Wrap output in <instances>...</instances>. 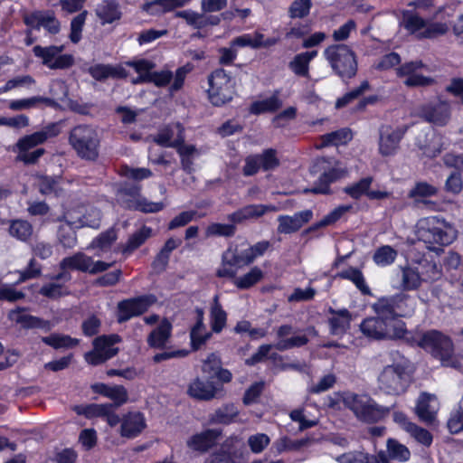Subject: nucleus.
Masks as SVG:
<instances>
[{
  "label": "nucleus",
  "instance_id": "1",
  "mask_svg": "<svg viewBox=\"0 0 463 463\" xmlns=\"http://www.w3.org/2000/svg\"><path fill=\"white\" fill-rule=\"evenodd\" d=\"M325 405L332 410L350 409L363 421L374 422L388 415L390 409L377 404L365 394L335 392L325 399Z\"/></svg>",
  "mask_w": 463,
  "mask_h": 463
},
{
  "label": "nucleus",
  "instance_id": "2",
  "mask_svg": "<svg viewBox=\"0 0 463 463\" xmlns=\"http://www.w3.org/2000/svg\"><path fill=\"white\" fill-rule=\"evenodd\" d=\"M392 364L383 367L378 375V388L390 395H400L411 383V363L399 352L391 354Z\"/></svg>",
  "mask_w": 463,
  "mask_h": 463
},
{
  "label": "nucleus",
  "instance_id": "3",
  "mask_svg": "<svg viewBox=\"0 0 463 463\" xmlns=\"http://www.w3.org/2000/svg\"><path fill=\"white\" fill-rule=\"evenodd\" d=\"M417 238L430 249L451 244L458 236L453 224L443 218L430 216L420 219L416 225Z\"/></svg>",
  "mask_w": 463,
  "mask_h": 463
},
{
  "label": "nucleus",
  "instance_id": "4",
  "mask_svg": "<svg viewBox=\"0 0 463 463\" xmlns=\"http://www.w3.org/2000/svg\"><path fill=\"white\" fill-rule=\"evenodd\" d=\"M418 345L439 359L442 365L455 369L463 368V354H455L452 341L441 333L426 332L420 336Z\"/></svg>",
  "mask_w": 463,
  "mask_h": 463
},
{
  "label": "nucleus",
  "instance_id": "5",
  "mask_svg": "<svg viewBox=\"0 0 463 463\" xmlns=\"http://www.w3.org/2000/svg\"><path fill=\"white\" fill-rule=\"evenodd\" d=\"M440 12L441 9H439L431 19L426 20L415 12L405 10L402 12L401 24L419 39L436 38L444 35L449 31L446 23L433 22Z\"/></svg>",
  "mask_w": 463,
  "mask_h": 463
},
{
  "label": "nucleus",
  "instance_id": "6",
  "mask_svg": "<svg viewBox=\"0 0 463 463\" xmlns=\"http://www.w3.org/2000/svg\"><path fill=\"white\" fill-rule=\"evenodd\" d=\"M112 263L105 262L102 260H94L91 257L82 253L77 252L71 256L64 258L60 267L63 272L54 277L56 280L68 281L71 279V275L65 272L66 269H75L90 274H97L107 270L110 268Z\"/></svg>",
  "mask_w": 463,
  "mask_h": 463
},
{
  "label": "nucleus",
  "instance_id": "7",
  "mask_svg": "<svg viewBox=\"0 0 463 463\" xmlns=\"http://www.w3.org/2000/svg\"><path fill=\"white\" fill-rule=\"evenodd\" d=\"M70 142L80 157L88 160L98 157L99 139L93 128L89 126L74 128L71 132Z\"/></svg>",
  "mask_w": 463,
  "mask_h": 463
},
{
  "label": "nucleus",
  "instance_id": "8",
  "mask_svg": "<svg viewBox=\"0 0 463 463\" xmlns=\"http://www.w3.org/2000/svg\"><path fill=\"white\" fill-rule=\"evenodd\" d=\"M383 317L377 315L376 317L364 319L360 326L364 335L373 339H398L403 338L408 333L403 321H393L392 328H389Z\"/></svg>",
  "mask_w": 463,
  "mask_h": 463
},
{
  "label": "nucleus",
  "instance_id": "9",
  "mask_svg": "<svg viewBox=\"0 0 463 463\" xmlns=\"http://www.w3.org/2000/svg\"><path fill=\"white\" fill-rule=\"evenodd\" d=\"M141 187L137 184H125L118 193L119 203L130 210H137L146 213H157L164 209L162 202H151L140 194Z\"/></svg>",
  "mask_w": 463,
  "mask_h": 463
},
{
  "label": "nucleus",
  "instance_id": "10",
  "mask_svg": "<svg viewBox=\"0 0 463 463\" xmlns=\"http://www.w3.org/2000/svg\"><path fill=\"white\" fill-rule=\"evenodd\" d=\"M312 172L321 173L318 181L309 191L315 194H328L330 184L345 176L346 170L334 158H319L312 167Z\"/></svg>",
  "mask_w": 463,
  "mask_h": 463
},
{
  "label": "nucleus",
  "instance_id": "11",
  "mask_svg": "<svg viewBox=\"0 0 463 463\" xmlns=\"http://www.w3.org/2000/svg\"><path fill=\"white\" fill-rule=\"evenodd\" d=\"M325 56L335 72L342 78H352L357 71L354 52L344 44L332 45L325 50Z\"/></svg>",
  "mask_w": 463,
  "mask_h": 463
},
{
  "label": "nucleus",
  "instance_id": "12",
  "mask_svg": "<svg viewBox=\"0 0 463 463\" xmlns=\"http://www.w3.org/2000/svg\"><path fill=\"white\" fill-rule=\"evenodd\" d=\"M373 308L376 314L386 316L394 314L399 317L411 316L416 308L415 298L400 293L395 296L384 297L373 304Z\"/></svg>",
  "mask_w": 463,
  "mask_h": 463
},
{
  "label": "nucleus",
  "instance_id": "13",
  "mask_svg": "<svg viewBox=\"0 0 463 463\" xmlns=\"http://www.w3.org/2000/svg\"><path fill=\"white\" fill-rule=\"evenodd\" d=\"M234 81L224 70H216L209 77V99L214 106H222L232 99Z\"/></svg>",
  "mask_w": 463,
  "mask_h": 463
},
{
  "label": "nucleus",
  "instance_id": "14",
  "mask_svg": "<svg viewBox=\"0 0 463 463\" xmlns=\"http://www.w3.org/2000/svg\"><path fill=\"white\" fill-rule=\"evenodd\" d=\"M118 335H100L93 341V350L85 354V360L92 365L100 364L115 356L118 348L115 346L120 342Z\"/></svg>",
  "mask_w": 463,
  "mask_h": 463
},
{
  "label": "nucleus",
  "instance_id": "15",
  "mask_svg": "<svg viewBox=\"0 0 463 463\" xmlns=\"http://www.w3.org/2000/svg\"><path fill=\"white\" fill-rule=\"evenodd\" d=\"M63 219L76 228L90 227L98 229L100 225V212L92 206L77 205L64 212Z\"/></svg>",
  "mask_w": 463,
  "mask_h": 463
},
{
  "label": "nucleus",
  "instance_id": "16",
  "mask_svg": "<svg viewBox=\"0 0 463 463\" xmlns=\"http://www.w3.org/2000/svg\"><path fill=\"white\" fill-rule=\"evenodd\" d=\"M63 46L33 47V53L43 60V63L50 69H66L72 65L73 57L70 54H61Z\"/></svg>",
  "mask_w": 463,
  "mask_h": 463
},
{
  "label": "nucleus",
  "instance_id": "17",
  "mask_svg": "<svg viewBox=\"0 0 463 463\" xmlns=\"http://www.w3.org/2000/svg\"><path fill=\"white\" fill-rule=\"evenodd\" d=\"M47 138L48 134L45 131H38L24 137L17 143L19 151L17 158L25 164L35 163L37 159L43 155L44 150L43 148H37L33 152H29V150L43 144Z\"/></svg>",
  "mask_w": 463,
  "mask_h": 463
},
{
  "label": "nucleus",
  "instance_id": "18",
  "mask_svg": "<svg viewBox=\"0 0 463 463\" xmlns=\"http://www.w3.org/2000/svg\"><path fill=\"white\" fill-rule=\"evenodd\" d=\"M118 433L121 438L133 439L146 428L145 414L138 411H129L119 417Z\"/></svg>",
  "mask_w": 463,
  "mask_h": 463
},
{
  "label": "nucleus",
  "instance_id": "19",
  "mask_svg": "<svg viewBox=\"0 0 463 463\" xmlns=\"http://www.w3.org/2000/svg\"><path fill=\"white\" fill-rule=\"evenodd\" d=\"M246 264L244 250L230 247L222 254V264L216 271L219 278H234L239 269Z\"/></svg>",
  "mask_w": 463,
  "mask_h": 463
},
{
  "label": "nucleus",
  "instance_id": "20",
  "mask_svg": "<svg viewBox=\"0 0 463 463\" xmlns=\"http://www.w3.org/2000/svg\"><path fill=\"white\" fill-rule=\"evenodd\" d=\"M79 415H84L88 419L99 417L106 420L108 425L114 428L119 423V415L113 410V404H88L77 405L73 408Z\"/></svg>",
  "mask_w": 463,
  "mask_h": 463
},
{
  "label": "nucleus",
  "instance_id": "21",
  "mask_svg": "<svg viewBox=\"0 0 463 463\" xmlns=\"http://www.w3.org/2000/svg\"><path fill=\"white\" fill-rule=\"evenodd\" d=\"M156 299L154 296L148 295L119 302L118 306V321H127L133 317L143 314L156 302Z\"/></svg>",
  "mask_w": 463,
  "mask_h": 463
},
{
  "label": "nucleus",
  "instance_id": "22",
  "mask_svg": "<svg viewBox=\"0 0 463 463\" xmlns=\"http://www.w3.org/2000/svg\"><path fill=\"white\" fill-rule=\"evenodd\" d=\"M405 127L383 126L380 129L379 152L383 156L396 153L399 144L405 134Z\"/></svg>",
  "mask_w": 463,
  "mask_h": 463
},
{
  "label": "nucleus",
  "instance_id": "23",
  "mask_svg": "<svg viewBox=\"0 0 463 463\" xmlns=\"http://www.w3.org/2000/svg\"><path fill=\"white\" fill-rule=\"evenodd\" d=\"M190 70L188 66L180 67L176 70L175 75L168 70L153 71L148 82L154 83L156 87H165L172 81L169 90L171 92H175L183 87L186 74Z\"/></svg>",
  "mask_w": 463,
  "mask_h": 463
},
{
  "label": "nucleus",
  "instance_id": "24",
  "mask_svg": "<svg viewBox=\"0 0 463 463\" xmlns=\"http://www.w3.org/2000/svg\"><path fill=\"white\" fill-rule=\"evenodd\" d=\"M425 68L421 61L406 62L397 69L399 77H406L404 84L408 87L427 86L433 82V80L419 73V71Z\"/></svg>",
  "mask_w": 463,
  "mask_h": 463
},
{
  "label": "nucleus",
  "instance_id": "25",
  "mask_svg": "<svg viewBox=\"0 0 463 463\" xmlns=\"http://www.w3.org/2000/svg\"><path fill=\"white\" fill-rule=\"evenodd\" d=\"M419 115L438 126H444L450 118V106L445 101H436L420 107Z\"/></svg>",
  "mask_w": 463,
  "mask_h": 463
},
{
  "label": "nucleus",
  "instance_id": "26",
  "mask_svg": "<svg viewBox=\"0 0 463 463\" xmlns=\"http://www.w3.org/2000/svg\"><path fill=\"white\" fill-rule=\"evenodd\" d=\"M24 24L34 29L44 28L50 33L55 34L60 31V22L50 12L36 11L24 16Z\"/></svg>",
  "mask_w": 463,
  "mask_h": 463
},
{
  "label": "nucleus",
  "instance_id": "27",
  "mask_svg": "<svg viewBox=\"0 0 463 463\" xmlns=\"http://www.w3.org/2000/svg\"><path fill=\"white\" fill-rule=\"evenodd\" d=\"M439 411V402L435 395L422 392L416 402L415 413L418 418L428 424L433 423Z\"/></svg>",
  "mask_w": 463,
  "mask_h": 463
},
{
  "label": "nucleus",
  "instance_id": "28",
  "mask_svg": "<svg viewBox=\"0 0 463 463\" xmlns=\"http://www.w3.org/2000/svg\"><path fill=\"white\" fill-rule=\"evenodd\" d=\"M313 218L311 210L298 212L293 215H279L278 217L279 233H292L298 231Z\"/></svg>",
  "mask_w": 463,
  "mask_h": 463
},
{
  "label": "nucleus",
  "instance_id": "29",
  "mask_svg": "<svg viewBox=\"0 0 463 463\" xmlns=\"http://www.w3.org/2000/svg\"><path fill=\"white\" fill-rule=\"evenodd\" d=\"M278 210V207L272 204H248L231 213L228 219L232 222L240 223L247 220L260 218L269 213L277 212Z\"/></svg>",
  "mask_w": 463,
  "mask_h": 463
},
{
  "label": "nucleus",
  "instance_id": "30",
  "mask_svg": "<svg viewBox=\"0 0 463 463\" xmlns=\"http://www.w3.org/2000/svg\"><path fill=\"white\" fill-rule=\"evenodd\" d=\"M221 435V430L208 429L190 437L186 441V445L192 450L206 452L215 445Z\"/></svg>",
  "mask_w": 463,
  "mask_h": 463
},
{
  "label": "nucleus",
  "instance_id": "31",
  "mask_svg": "<svg viewBox=\"0 0 463 463\" xmlns=\"http://www.w3.org/2000/svg\"><path fill=\"white\" fill-rule=\"evenodd\" d=\"M155 142L165 147H175L184 142V128L179 123L170 124L159 130Z\"/></svg>",
  "mask_w": 463,
  "mask_h": 463
},
{
  "label": "nucleus",
  "instance_id": "32",
  "mask_svg": "<svg viewBox=\"0 0 463 463\" xmlns=\"http://www.w3.org/2000/svg\"><path fill=\"white\" fill-rule=\"evenodd\" d=\"M279 42L278 38H265L264 34L259 32L245 33L232 40V45L238 47H250L252 49L269 48Z\"/></svg>",
  "mask_w": 463,
  "mask_h": 463
},
{
  "label": "nucleus",
  "instance_id": "33",
  "mask_svg": "<svg viewBox=\"0 0 463 463\" xmlns=\"http://www.w3.org/2000/svg\"><path fill=\"white\" fill-rule=\"evenodd\" d=\"M8 318L24 328H41L49 331L53 327V325L50 321L25 314L24 311L20 308L11 310L8 314Z\"/></svg>",
  "mask_w": 463,
  "mask_h": 463
},
{
  "label": "nucleus",
  "instance_id": "34",
  "mask_svg": "<svg viewBox=\"0 0 463 463\" xmlns=\"http://www.w3.org/2000/svg\"><path fill=\"white\" fill-rule=\"evenodd\" d=\"M95 392L99 393L113 402V410L118 408L128 401L127 389L122 385H107L98 383L92 386Z\"/></svg>",
  "mask_w": 463,
  "mask_h": 463
},
{
  "label": "nucleus",
  "instance_id": "35",
  "mask_svg": "<svg viewBox=\"0 0 463 463\" xmlns=\"http://www.w3.org/2000/svg\"><path fill=\"white\" fill-rule=\"evenodd\" d=\"M219 392L213 382L199 378L194 379L188 386V394L197 400L208 401L214 398Z\"/></svg>",
  "mask_w": 463,
  "mask_h": 463
},
{
  "label": "nucleus",
  "instance_id": "36",
  "mask_svg": "<svg viewBox=\"0 0 463 463\" xmlns=\"http://www.w3.org/2000/svg\"><path fill=\"white\" fill-rule=\"evenodd\" d=\"M335 460L338 463H380L387 462L384 452H380L378 456L366 453L364 451H350L338 456Z\"/></svg>",
  "mask_w": 463,
  "mask_h": 463
},
{
  "label": "nucleus",
  "instance_id": "37",
  "mask_svg": "<svg viewBox=\"0 0 463 463\" xmlns=\"http://www.w3.org/2000/svg\"><path fill=\"white\" fill-rule=\"evenodd\" d=\"M176 15L184 19L187 24L194 29H202L207 25H216L220 23V19L217 16L198 14L191 10L178 12Z\"/></svg>",
  "mask_w": 463,
  "mask_h": 463
},
{
  "label": "nucleus",
  "instance_id": "38",
  "mask_svg": "<svg viewBox=\"0 0 463 463\" xmlns=\"http://www.w3.org/2000/svg\"><path fill=\"white\" fill-rule=\"evenodd\" d=\"M119 5L114 0H104L96 8V15L102 24H112L121 17Z\"/></svg>",
  "mask_w": 463,
  "mask_h": 463
},
{
  "label": "nucleus",
  "instance_id": "39",
  "mask_svg": "<svg viewBox=\"0 0 463 463\" xmlns=\"http://www.w3.org/2000/svg\"><path fill=\"white\" fill-rule=\"evenodd\" d=\"M317 55V51L298 53L290 61L288 67L297 76L308 78L309 63Z\"/></svg>",
  "mask_w": 463,
  "mask_h": 463
},
{
  "label": "nucleus",
  "instance_id": "40",
  "mask_svg": "<svg viewBox=\"0 0 463 463\" xmlns=\"http://www.w3.org/2000/svg\"><path fill=\"white\" fill-rule=\"evenodd\" d=\"M439 189L436 186L427 182H417L410 190L408 196L412 199L416 204H430V202L428 198L436 195Z\"/></svg>",
  "mask_w": 463,
  "mask_h": 463
},
{
  "label": "nucleus",
  "instance_id": "41",
  "mask_svg": "<svg viewBox=\"0 0 463 463\" xmlns=\"http://www.w3.org/2000/svg\"><path fill=\"white\" fill-rule=\"evenodd\" d=\"M422 282L420 269L416 265L402 268L400 288L402 290H416L421 286Z\"/></svg>",
  "mask_w": 463,
  "mask_h": 463
},
{
  "label": "nucleus",
  "instance_id": "42",
  "mask_svg": "<svg viewBox=\"0 0 463 463\" xmlns=\"http://www.w3.org/2000/svg\"><path fill=\"white\" fill-rule=\"evenodd\" d=\"M171 324L167 320H163L148 335L147 343L149 346L154 348H163L171 335Z\"/></svg>",
  "mask_w": 463,
  "mask_h": 463
},
{
  "label": "nucleus",
  "instance_id": "43",
  "mask_svg": "<svg viewBox=\"0 0 463 463\" xmlns=\"http://www.w3.org/2000/svg\"><path fill=\"white\" fill-rule=\"evenodd\" d=\"M118 238L117 232L109 229L97 236L90 244L89 248L97 250L99 256L110 250Z\"/></svg>",
  "mask_w": 463,
  "mask_h": 463
},
{
  "label": "nucleus",
  "instance_id": "44",
  "mask_svg": "<svg viewBox=\"0 0 463 463\" xmlns=\"http://www.w3.org/2000/svg\"><path fill=\"white\" fill-rule=\"evenodd\" d=\"M190 0H155L143 5V10L152 15H157L175 7L187 4Z\"/></svg>",
  "mask_w": 463,
  "mask_h": 463
},
{
  "label": "nucleus",
  "instance_id": "45",
  "mask_svg": "<svg viewBox=\"0 0 463 463\" xmlns=\"http://www.w3.org/2000/svg\"><path fill=\"white\" fill-rule=\"evenodd\" d=\"M198 317L196 324L193 326L190 337L191 343L194 349H198L203 345L211 336V334L207 331L205 325L203 324V313L202 310H198Z\"/></svg>",
  "mask_w": 463,
  "mask_h": 463
},
{
  "label": "nucleus",
  "instance_id": "46",
  "mask_svg": "<svg viewBox=\"0 0 463 463\" xmlns=\"http://www.w3.org/2000/svg\"><path fill=\"white\" fill-rule=\"evenodd\" d=\"M426 137V144H421V142L419 140L418 146L426 156L430 158L436 157L444 147L443 137L434 132L428 134Z\"/></svg>",
  "mask_w": 463,
  "mask_h": 463
},
{
  "label": "nucleus",
  "instance_id": "47",
  "mask_svg": "<svg viewBox=\"0 0 463 463\" xmlns=\"http://www.w3.org/2000/svg\"><path fill=\"white\" fill-rule=\"evenodd\" d=\"M137 73V78L132 79L135 84L148 82L155 69V63L147 60H137L128 63Z\"/></svg>",
  "mask_w": 463,
  "mask_h": 463
},
{
  "label": "nucleus",
  "instance_id": "48",
  "mask_svg": "<svg viewBox=\"0 0 463 463\" xmlns=\"http://www.w3.org/2000/svg\"><path fill=\"white\" fill-rule=\"evenodd\" d=\"M152 235V229L149 227H142L140 230L132 234L125 245H121L119 250L124 254H130L138 247H140Z\"/></svg>",
  "mask_w": 463,
  "mask_h": 463
},
{
  "label": "nucleus",
  "instance_id": "49",
  "mask_svg": "<svg viewBox=\"0 0 463 463\" xmlns=\"http://www.w3.org/2000/svg\"><path fill=\"white\" fill-rule=\"evenodd\" d=\"M353 136L348 128H342L335 132L326 134L321 137V143L317 144V148H322L326 146H340L345 145L352 139Z\"/></svg>",
  "mask_w": 463,
  "mask_h": 463
},
{
  "label": "nucleus",
  "instance_id": "50",
  "mask_svg": "<svg viewBox=\"0 0 463 463\" xmlns=\"http://www.w3.org/2000/svg\"><path fill=\"white\" fill-rule=\"evenodd\" d=\"M332 317H330L331 332L334 335L344 334L350 326L351 315L346 309H341L339 311H332Z\"/></svg>",
  "mask_w": 463,
  "mask_h": 463
},
{
  "label": "nucleus",
  "instance_id": "51",
  "mask_svg": "<svg viewBox=\"0 0 463 463\" xmlns=\"http://www.w3.org/2000/svg\"><path fill=\"white\" fill-rule=\"evenodd\" d=\"M263 278V272L259 267H253L246 274L231 278L234 286L239 289H248L257 284Z\"/></svg>",
  "mask_w": 463,
  "mask_h": 463
},
{
  "label": "nucleus",
  "instance_id": "52",
  "mask_svg": "<svg viewBox=\"0 0 463 463\" xmlns=\"http://www.w3.org/2000/svg\"><path fill=\"white\" fill-rule=\"evenodd\" d=\"M386 448L388 455H385V457L387 460L392 459L399 462H406L410 459L411 452L409 449L398 440L389 439L387 440Z\"/></svg>",
  "mask_w": 463,
  "mask_h": 463
},
{
  "label": "nucleus",
  "instance_id": "53",
  "mask_svg": "<svg viewBox=\"0 0 463 463\" xmlns=\"http://www.w3.org/2000/svg\"><path fill=\"white\" fill-rule=\"evenodd\" d=\"M282 106V101L277 94L267 99L257 100L250 105V111L258 115L266 112H274Z\"/></svg>",
  "mask_w": 463,
  "mask_h": 463
},
{
  "label": "nucleus",
  "instance_id": "54",
  "mask_svg": "<svg viewBox=\"0 0 463 463\" xmlns=\"http://www.w3.org/2000/svg\"><path fill=\"white\" fill-rule=\"evenodd\" d=\"M212 330L220 333L226 325L227 314L219 303L218 296L213 298L210 311Z\"/></svg>",
  "mask_w": 463,
  "mask_h": 463
},
{
  "label": "nucleus",
  "instance_id": "55",
  "mask_svg": "<svg viewBox=\"0 0 463 463\" xmlns=\"http://www.w3.org/2000/svg\"><path fill=\"white\" fill-rule=\"evenodd\" d=\"M239 415V411L234 404H225L212 414L210 420L213 423L230 424Z\"/></svg>",
  "mask_w": 463,
  "mask_h": 463
},
{
  "label": "nucleus",
  "instance_id": "56",
  "mask_svg": "<svg viewBox=\"0 0 463 463\" xmlns=\"http://www.w3.org/2000/svg\"><path fill=\"white\" fill-rule=\"evenodd\" d=\"M177 153L181 157L183 169L188 173L193 170L194 159L199 156V150L194 145H186L184 142L177 146Z\"/></svg>",
  "mask_w": 463,
  "mask_h": 463
},
{
  "label": "nucleus",
  "instance_id": "57",
  "mask_svg": "<svg viewBox=\"0 0 463 463\" xmlns=\"http://www.w3.org/2000/svg\"><path fill=\"white\" fill-rule=\"evenodd\" d=\"M42 341L55 349H69L79 344V339L70 335L52 334L42 338Z\"/></svg>",
  "mask_w": 463,
  "mask_h": 463
},
{
  "label": "nucleus",
  "instance_id": "58",
  "mask_svg": "<svg viewBox=\"0 0 463 463\" xmlns=\"http://www.w3.org/2000/svg\"><path fill=\"white\" fill-rule=\"evenodd\" d=\"M65 222L61 223L58 230V240L59 242L64 248H73L77 244V237L75 233L76 227L73 226L72 223L64 220Z\"/></svg>",
  "mask_w": 463,
  "mask_h": 463
},
{
  "label": "nucleus",
  "instance_id": "59",
  "mask_svg": "<svg viewBox=\"0 0 463 463\" xmlns=\"http://www.w3.org/2000/svg\"><path fill=\"white\" fill-rule=\"evenodd\" d=\"M338 276L351 280L364 295L370 294V288L367 286L363 273L358 269L348 268L339 272Z\"/></svg>",
  "mask_w": 463,
  "mask_h": 463
},
{
  "label": "nucleus",
  "instance_id": "60",
  "mask_svg": "<svg viewBox=\"0 0 463 463\" xmlns=\"http://www.w3.org/2000/svg\"><path fill=\"white\" fill-rule=\"evenodd\" d=\"M42 103L52 105L53 102L51 99L35 96L27 99L11 100L8 107L10 109L17 111L35 108Z\"/></svg>",
  "mask_w": 463,
  "mask_h": 463
},
{
  "label": "nucleus",
  "instance_id": "61",
  "mask_svg": "<svg viewBox=\"0 0 463 463\" xmlns=\"http://www.w3.org/2000/svg\"><path fill=\"white\" fill-rule=\"evenodd\" d=\"M397 250L389 245L378 248L373 256L377 266L385 267L392 264L397 257Z\"/></svg>",
  "mask_w": 463,
  "mask_h": 463
},
{
  "label": "nucleus",
  "instance_id": "62",
  "mask_svg": "<svg viewBox=\"0 0 463 463\" xmlns=\"http://www.w3.org/2000/svg\"><path fill=\"white\" fill-rule=\"evenodd\" d=\"M9 233L11 236L24 241L31 237L33 227L27 221L14 220L10 223Z\"/></svg>",
  "mask_w": 463,
  "mask_h": 463
},
{
  "label": "nucleus",
  "instance_id": "63",
  "mask_svg": "<svg viewBox=\"0 0 463 463\" xmlns=\"http://www.w3.org/2000/svg\"><path fill=\"white\" fill-rule=\"evenodd\" d=\"M180 244L181 241L178 239H168L160 252L157 254L154 261V266L156 268L164 269L168 262L170 253L178 246H180Z\"/></svg>",
  "mask_w": 463,
  "mask_h": 463
},
{
  "label": "nucleus",
  "instance_id": "64",
  "mask_svg": "<svg viewBox=\"0 0 463 463\" xmlns=\"http://www.w3.org/2000/svg\"><path fill=\"white\" fill-rule=\"evenodd\" d=\"M420 269V275L423 282L436 280L440 276V269L437 264L430 260H423L416 265Z\"/></svg>",
  "mask_w": 463,
  "mask_h": 463
}]
</instances>
